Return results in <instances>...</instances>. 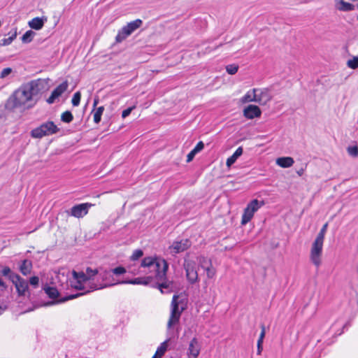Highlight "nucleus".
<instances>
[{
    "label": "nucleus",
    "mask_w": 358,
    "mask_h": 358,
    "mask_svg": "<svg viewBox=\"0 0 358 358\" xmlns=\"http://www.w3.org/2000/svg\"><path fill=\"white\" fill-rule=\"evenodd\" d=\"M48 80L38 79L22 85L15 91L8 100L7 106L15 108L24 105L31 101L34 96L48 90Z\"/></svg>",
    "instance_id": "obj_1"
},
{
    "label": "nucleus",
    "mask_w": 358,
    "mask_h": 358,
    "mask_svg": "<svg viewBox=\"0 0 358 358\" xmlns=\"http://www.w3.org/2000/svg\"><path fill=\"white\" fill-rule=\"evenodd\" d=\"M108 271L111 273L110 275L116 281L115 283L157 285L162 292V289L169 288L171 284V282L166 279L167 270H154L152 274L132 280H128L124 277L127 270H108Z\"/></svg>",
    "instance_id": "obj_2"
},
{
    "label": "nucleus",
    "mask_w": 358,
    "mask_h": 358,
    "mask_svg": "<svg viewBox=\"0 0 358 358\" xmlns=\"http://www.w3.org/2000/svg\"><path fill=\"white\" fill-rule=\"evenodd\" d=\"M351 325L350 322H347L345 324H339L336 322L331 326L323 325L321 327L317 328V335L320 337L317 339V350L320 351V355L316 357L315 354V358H319L323 354L324 347L331 345L336 341V338L338 336L341 335L345 329H348ZM325 354V352H324Z\"/></svg>",
    "instance_id": "obj_3"
},
{
    "label": "nucleus",
    "mask_w": 358,
    "mask_h": 358,
    "mask_svg": "<svg viewBox=\"0 0 358 358\" xmlns=\"http://www.w3.org/2000/svg\"><path fill=\"white\" fill-rule=\"evenodd\" d=\"M178 295H173L172 299L171 315L167 324L169 329L179 322L181 313L185 310L184 306H180L183 303L182 300L178 301Z\"/></svg>",
    "instance_id": "obj_4"
},
{
    "label": "nucleus",
    "mask_w": 358,
    "mask_h": 358,
    "mask_svg": "<svg viewBox=\"0 0 358 358\" xmlns=\"http://www.w3.org/2000/svg\"><path fill=\"white\" fill-rule=\"evenodd\" d=\"M3 276L7 277L15 285L19 296H24L28 290V282L20 275L15 274L12 270H2Z\"/></svg>",
    "instance_id": "obj_5"
},
{
    "label": "nucleus",
    "mask_w": 358,
    "mask_h": 358,
    "mask_svg": "<svg viewBox=\"0 0 358 358\" xmlns=\"http://www.w3.org/2000/svg\"><path fill=\"white\" fill-rule=\"evenodd\" d=\"M58 131L59 129L54 122L50 121L33 129L31 132V136L35 138H41L43 136L56 134Z\"/></svg>",
    "instance_id": "obj_6"
},
{
    "label": "nucleus",
    "mask_w": 358,
    "mask_h": 358,
    "mask_svg": "<svg viewBox=\"0 0 358 358\" xmlns=\"http://www.w3.org/2000/svg\"><path fill=\"white\" fill-rule=\"evenodd\" d=\"M143 24V21L140 19H137L128 23L126 26L123 27L121 30L119 31L117 35L115 37V41L117 43H121L127 37L130 36L134 31L141 27Z\"/></svg>",
    "instance_id": "obj_7"
},
{
    "label": "nucleus",
    "mask_w": 358,
    "mask_h": 358,
    "mask_svg": "<svg viewBox=\"0 0 358 358\" xmlns=\"http://www.w3.org/2000/svg\"><path fill=\"white\" fill-rule=\"evenodd\" d=\"M264 205V201H259L257 199H253L251 201L244 210L241 224L244 225L249 222L253 217L255 213Z\"/></svg>",
    "instance_id": "obj_8"
},
{
    "label": "nucleus",
    "mask_w": 358,
    "mask_h": 358,
    "mask_svg": "<svg viewBox=\"0 0 358 358\" xmlns=\"http://www.w3.org/2000/svg\"><path fill=\"white\" fill-rule=\"evenodd\" d=\"M87 273H85L83 271L77 272L76 270H73L72 273L74 279L76 280L74 285H71L77 289H82V283L90 280L92 277L96 275L98 273V270H86Z\"/></svg>",
    "instance_id": "obj_9"
},
{
    "label": "nucleus",
    "mask_w": 358,
    "mask_h": 358,
    "mask_svg": "<svg viewBox=\"0 0 358 358\" xmlns=\"http://www.w3.org/2000/svg\"><path fill=\"white\" fill-rule=\"evenodd\" d=\"M328 227V223H325L322 229H320V231L317 234L316 238L315 239V266H319L320 264L317 262V257L320 255L322 250V245H323V241L324 238V235L327 232Z\"/></svg>",
    "instance_id": "obj_10"
},
{
    "label": "nucleus",
    "mask_w": 358,
    "mask_h": 358,
    "mask_svg": "<svg viewBox=\"0 0 358 358\" xmlns=\"http://www.w3.org/2000/svg\"><path fill=\"white\" fill-rule=\"evenodd\" d=\"M141 266L151 267L155 266L156 268H168L169 264L166 261L162 258L154 256L145 257L141 262Z\"/></svg>",
    "instance_id": "obj_11"
},
{
    "label": "nucleus",
    "mask_w": 358,
    "mask_h": 358,
    "mask_svg": "<svg viewBox=\"0 0 358 358\" xmlns=\"http://www.w3.org/2000/svg\"><path fill=\"white\" fill-rule=\"evenodd\" d=\"M190 241L188 239H183L180 241H175L169 247V251L171 254L182 252L189 248Z\"/></svg>",
    "instance_id": "obj_12"
},
{
    "label": "nucleus",
    "mask_w": 358,
    "mask_h": 358,
    "mask_svg": "<svg viewBox=\"0 0 358 358\" xmlns=\"http://www.w3.org/2000/svg\"><path fill=\"white\" fill-rule=\"evenodd\" d=\"M93 206L92 203H85L73 206L71 209V215L80 218L88 213L89 208Z\"/></svg>",
    "instance_id": "obj_13"
},
{
    "label": "nucleus",
    "mask_w": 358,
    "mask_h": 358,
    "mask_svg": "<svg viewBox=\"0 0 358 358\" xmlns=\"http://www.w3.org/2000/svg\"><path fill=\"white\" fill-rule=\"evenodd\" d=\"M272 99V96L268 89H258V92H256V102L261 105H265L269 102Z\"/></svg>",
    "instance_id": "obj_14"
},
{
    "label": "nucleus",
    "mask_w": 358,
    "mask_h": 358,
    "mask_svg": "<svg viewBox=\"0 0 358 358\" xmlns=\"http://www.w3.org/2000/svg\"><path fill=\"white\" fill-rule=\"evenodd\" d=\"M68 82L66 80L57 87L52 92L50 96L47 99L50 104L53 103L56 99L59 97L68 88Z\"/></svg>",
    "instance_id": "obj_15"
},
{
    "label": "nucleus",
    "mask_w": 358,
    "mask_h": 358,
    "mask_svg": "<svg viewBox=\"0 0 358 358\" xmlns=\"http://www.w3.org/2000/svg\"><path fill=\"white\" fill-rule=\"evenodd\" d=\"M260 108L255 105H249L243 110V115L248 119H253L261 115Z\"/></svg>",
    "instance_id": "obj_16"
},
{
    "label": "nucleus",
    "mask_w": 358,
    "mask_h": 358,
    "mask_svg": "<svg viewBox=\"0 0 358 358\" xmlns=\"http://www.w3.org/2000/svg\"><path fill=\"white\" fill-rule=\"evenodd\" d=\"M189 355L190 356V358H197L199 354V348L197 339L196 338H194L189 345Z\"/></svg>",
    "instance_id": "obj_17"
},
{
    "label": "nucleus",
    "mask_w": 358,
    "mask_h": 358,
    "mask_svg": "<svg viewBox=\"0 0 358 358\" xmlns=\"http://www.w3.org/2000/svg\"><path fill=\"white\" fill-rule=\"evenodd\" d=\"M294 161L290 157H279L276 159V164L282 168H289L292 166Z\"/></svg>",
    "instance_id": "obj_18"
},
{
    "label": "nucleus",
    "mask_w": 358,
    "mask_h": 358,
    "mask_svg": "<svg viewBox=\"0 0 358 358\" xmlns=\"http://www.w3.org/2000/svg\"><path fill=\"white\" fill-rule=\"evenodd\" d=\"M336 8L341 11L346 12L354 10L355 6L343 0H340L336 3Z\"/></svg>",
    "instance_id": "obj_19"
},
{
    "label": "nucleus",
    "mask_w": 358,
    "mask_h": 358,
    "mask_svg": "<svg viewBox=\"0 0 358 358\" xmlns=\"http://www.w3.org/2000/svg\"><path fill=\"white\" fill-rule=\"evenodd\" d=\"M45 21H46V18L35 17L29 22V25L34 29L39 30L43 27Z\"/></svg>",
    "instance_id": "obj_20"
},
{
    "label": "nucleus",
    "mask_w": 358,
    "mask_h": 358,
    "mask_svg": "<svg viewBox=\"0 0 358 358\" xmlns=\"http://www.w3.org/2000/svg\"><path fill=\"white\" fill-rule=\"evenodd\" d=\"M256 92H258V89H253L251 91L248 92L242 98V103H248L254 101L256 102Z\"/></svg>",
    "instance_id": "obj_21"
},
{
    "label": "nucleus",
    "mask_w": 358,
    "mask_h": 358,
    "mask_svg": "<svg viewBox=\"0 0 358 358\" xmlns=\"http://www.w3.org/2000/svg\"><path fill=\"white\" fill-rule=\"evenodd\" d=\"M243 154V148L239 147L237 148V150L235 151V152L227 159L226 164L228 167H230L233 164L235 163L238 157L241 156Z\"/></svg>",
    "instance_id": "obj_22"
},
{
    "label": "nucleus",
    "mask_w": 358,
    "mask_h": 358,
    "mask_svg": "<svg viewBox=\"0 0 358 358\" xmlns=\"http://www.w3.org/2000/svg\"><path fill=\"white\" fill-rule=\"evenodd\" d=\"M45 293L52 299H57L59 293L56 287L46 286L43 288Z\"/></svg>",
    "instance_id": "obj_23"
},
{
    "label": "nucleus",
    "mask_w": 358,
    "mask_h": 358,
    "mask_svg": "<svg viewBox=\"0 0 358 358\" xmlns=\"http://www.w3.org/2000/svg\"><path fill=\"white\" fill-rule=\"evenodd\" d=\"M186 275L190 283L195 282L198 279L197 270H185Z\"/></svg>",
    "instance_id": "obj_24"
},
{
    "label": "nucleus",
    "mask_w": 358,
    "mask_h": 358,
    "mask_svg": "<svg viewBox=\"0 0 358 358\" xmlns=\"http://www.w3.org/2000/svg\"><path fill=\"white\" fill-rule=\"evenodd\" d=\"M166 342L167 341H164L161 344L152 358H161L164 355L167 348Z\"/></svg>",
    "instance_id": "obj_25"
},
{
    "label": "nucleus",
    "mask_w": 358,
    "mask_h": 358,
    "mask_svg": "<svg viewBox=\"0 0 358 358\" xmlns=\"http://www.w3.org/2000/svg\"><path fill=\"white\" fill-rule=\"evenodd\" d=\"M199 266L201 268H210L213 266L210 259L201 257L199 258Z\"/></svg>",
    "instance_id": "obj_26"
},
{
    "label": "nucleus",
    "mask_w": 358,
    "mask_h": 358,
    "mask_svg": "<svg viewBox=\"0 0 358 358\" xmlns=\"http://www.w3.org/2000/svg\"><path fill=\"white\" fill-rule=\"evenodd\" d=\"M34 35H35V32H34L31 30H29V31H26L24 34V35L22 36V41L24 43H30L32 41Z\"/></svg>",
    "instance_id": "obj_27"
},
{
    "label": "nucleus",
    "mask_w": 358,
    "mask_h": 358,
    "mask_svg": "<svg viewBox=\"0 0 358 358\" xmlns=\"http://www.w3.org/2000/svg\"><path fill=\"white\" fill-rule=\"evenodd\" d=\"M104 110L103 106L99 107L94 114V121L95 123H99L101 121V117Z\"/></svg>",
    "instance_id": "obj_28"
},
{
    "label": "nucleus",
    "mask_w": 358,
    "mask_h": 358,
    "mask_svg": "<svg viewBox=\"0 0 358 358\" xmlns=\"http://www.w3.org/2000/svg\"><path fill=\"white\" fill-rule=\"evenodd\" d=\"M84 293L83 292H79V293H77L76 294H70V295H68L65 297H63V298H60L57 300V303H62V302H65L68 300H71V299H76L77 297H79L82 295H83Z\"/></svg>",
    "instance_id": "obj_29"
},
{
    "label": "nucleus",
    "mask_w": 358,
    "mask_h": 358,
    "mask_svg": "<svg viewBox=\"0 0 358 358\" xmlns=\"http://www.w3.org/2000/svg\"><path fill=\"white\" fill-rule=\"evenodd\" d=\"M347 66L352 69H357L358 68V57H353L352 59L348 60Z\"/></svg>",
    "instance_id": "obj_30"
},
{
    "label": "nucleus",
    "mask_w": 358,
    "mask_h": 358,
    "mask_svg": "<svg viewBox=\"0 0 358 358\" xmlns=\"http://www.w3.org/2000/svg\"><path fill=\"white\" fill-rule=\"evenodd\" d=\"M17 36V32L15 31V33L13 34H12V36H10V37L7 38H3L1 40V42H0V45H8L9 44H10L16 38Z\"/></svg>",
    "instance_id": "obj_31"
},
{
    "label": "nucleus",
    "mask_w": 358,
    "mask_h": 358,
    "mask_svg": "<svg viewBox=\"0 0 358 358\" xmlns=\"http://www.w3.org/2000/svg\"><path fill=\"white\" fill-rule=\"evenodd\" d=\"M73 115L70 111H66L62 114L61 120L64 122L69 123L73 120Z\"/></svg>",
    "instance_id": "obj_32"
},
{
    "label": "nucleus",
    "mask_w": 358,
    "mask_h": 358,
    "mask_svg": "<svg viewBox=\"0 0 358 358\" xmlns=\"http://www.w3.org/2000/svg\"><path fill=\"white\" fill-rule=\"evenodd\" d=\"M348 153L353 157H358V147L357 145L355 146H349L347 148Z\"/></svg>",
    "instance_id": "obj_33"
},
{
    "label": "nucleus",
    "mask_w": 358,
    "mask_h": 358,
    "mask_svg": "<svg viewBox=\"0 0 358 358\" xmlns=\"http://www.w3.org/2000/svg\"><path fill=\"white\" fill-rule=\"evenodd\" d=\"M238 69V66L237 65L231 64L226 66L227 72L230 75H234Z\"/></svg>",
    "instance_id": "obj_34"
},
{
    "label": "nucleus",
    "mask_w": 358,
    "mask_h": 358,
    "mask_svg": "<svg viewBox=\"0 0 358 358\" xmlns=\"http://www.w3.org/2000/svg\"><path fill=\"white\" fill-rule=\"evenodd\" d=\"M80 97H81L80 92H76L72 99V104L75 106H78L80 103Z\"/></svg>",
    "instance_id": "obj_35"
},
{
    "label": "nucleus",
    "mask_w": 358,
    "mask_h": 358,
    "mask_svg": "<svg viewBox=\"0 0 358 358\" xmlns=\"http://www.w3.org/2000/svg\"><path fill=\"white\" fill-rule=\"evenodd\" d=\"M143 255V250H136L133 252L132 255L131 256V259L134 260V261L137 260L139 258H141Z\"/></svg>",
    "instance_id": "obj_36"
},
{
    "label": "nucleus",
    "mask_w": 358,
    "mask_h": 358,
    "mask_svg": "<svg viewBox=\"0 0 358 358\" xmlns=\"http://www.w3.org/2000/svg\"><path fill=\"white\" fill-rule=\"evenodd\" d=\"M12 71H13V70L11 68L8 67V68L3 69L0 74V78H5L8 75H10L12 73Z\"/></svg>",
    "instance_id": "obj_37"
},
{
    "label": "nucleus",
    "mask_w": 358,
    "mask_h": 358,
    "mask_svg": "<svg viewBox=\"0 0 358 358\" xmlns=\"http://www.w3.org/2000/svg\"><path fill=\"white\" fill-rule=\"evenodd\" d=\"M32 267L31 262L27 259H24L20 266V268H29Z\"/></svg>",
    "instance_id": "obj_38"
},
{
    "label": "nucleus",
    "mask_w": 358,
    "mask_h": 358,
    "mask_svg": "<svg viewBox=\"0 0 358 358\" xmlns=\"http://www.w3.org/2000/svg\"><path fill=\"white\" fill-rule=\"evenodd\" d=\"M135 108V106H132V107H129L127 109L124 110L122 111V118H125L127 117V116H129L130 115V113H131V111Z\"/></svg>",
    "instance_id": "obj_39"
},
{
    "label": "nucleus",
    "mask_w": 358,
    "mask_h": 358,
    "mask_svg": "<svg viewBox=\"0 0 358 358\" xmlns=\"http://www.w3.org/2000/svg\"><path fill=\"white\" fill-rule=\"evenodd\" d=\"M38 282H39V278L37 276H33L29 280L30 285L34 287L38 286Z\"/></svg>",
    "instance_id": "obj_40"
},
{
    "label": "nucleus",
    "mask_w": 358,
    "mask_h": 358,
    "mask_svg": "<svg viewBox=\"0 0 358 358\" xmlns=\"http://www.w3.org/2000/svg\"><path fill=\"white\" fill-rule=\"evenodd\" d=\"M262 331L259 335V338L258 339L257 342L263 343L264 338L265 336L266 331H265V327L264 324L261 325Z\"/></svg>",
    "instance_id": "obj_41"
},
{
    "label": "nucleus",
    "mask_w": 358,
    "mask_h": 358,
    "mask_svg": "<svg viewBox=\"0 0 358 358\" xmlns=\"http://www.w3.org/2000/svg\"><path fill=\"white\" fill-rule=\"evenodd\" d=\"M204 148V144L202 141H199L195 148L193 149L196 153L202 150Z\"/></svg>",
    "instance_id": "obj_42"
},
{
    "label": "nucleus",
    "mask_w": 358,
    "mask_h": 358,
    "mask_svg": "<svg viewBox=\"0 0 358 358\" xmlns=\"http://www.w3.org/2000/svg\"><path fill=\"white\" fill-rule=\"evenodd\" d=\"M196 154V152H194V150H192L188 155H187V162H191L193 158L194 157L195 155Z\"/></svg>",
    "instance_id": "obj_43"
},
{
    "label": "nucleus",
    "mask_w": 358,
    "mask_h": 358,
    "mask_svg": "<svg viewBox=\"0 0 358 358\" xmlns=\"http://www.w3.org/2000/svg\"><path fill=\"white\" fill-rule=\"evenodd\" d=\"M262 350V343L257 342V353L260 355Z\"/></svg>",
    "instance_id": "obj_44"
},
{
    "label": "nucleus",
    "mask_w": 358,
    "mask_h": 358,
    "mask_svg": "<svg viewBox=\"0 0 358 358\" xmlns=\"http://www.w3.org/2000/svg\"><path fill=\"white\" fill-rule=\"evenodd\" d=\"M208 277H213L215 274V270H206Z\"/></svg>",
    "instance_id": "obj_45"
},
{
    "label": "nucleus",
    "mask_w": 358,
    "mask_h": 358,
    "mask_svg": "<svg viewBox=\"0 0 358 358\" xmlns=\"http://www.w3.org/2000/svg\"><path fill=\"white\" fill-rule=\"evenodd\" d=\"M0 287H2L3 289L6 288V285H5V283L3 282V280L1 278H0Z\"/></svg>",
    "instance_id": "obj_46"
},
{
    "label": "nucleus",
    "mask_w": 358,
    "mask_h": 358,
    "mask_svg": "<svg viewBox=\"0 0 358 358\" xmlns=\"http://www.w3.org/2000/svg\"><path fill=\"white\" fill-rule=\"evenodd\" d=\"M22 271V273L24 274V275H27L29 272L27 271H29L30 270H24V269H22L20 270Z\"/></svg>",
    "instance_id": "obj_47"
},
{
    "label": "nucleus",
    "mask_w": 358,
    "mask_h": 358,
    "mask_svg": "<svg viewBox=\"0 0 358 358\" xmlns=\"http://www.w3.org/2000/svg\"><path fill=\"white\" fill-rule=\"evenodd\" d=\"M6 309V307L5 308H3L2 306H0V315L2 314L3 311Z\"/></svg>",
    "instance_id": "obj_48"
},
{
    "label": "nucleus",
    "mask_w": 358,
    "mask_h": 358,
    "mask_svg": "<svg viewBox=\"0 0 358 358\" xmlns=\"http://www.w3.org/2000/svg\"><path fill=\"white\" fill-rule=\"evenodd\" d=\"M310 257H313V246L312 247L311 250H310Z\"/></svg>",
    "instance_id": "obj_49"
},
{
    "label": "nucleus",
    "mask_w": 358,
    "mask_h": 358,
    "mask_svg": "<svg viewBox=\"0 0 358 358\" xmlns=\"http://www.w3.org/2000/svg\"><path fill=\"white\" fill-rule=\"evenodd\" d=\"M97 103H98V99H96L94 101V106H96Z\"/></svg>",
    "instance_id": "obj_50"
},
{
    "label": "nucleus",
    "mask_w": 358,
    "mask_h": 358,
    "mask_svg": "<svg viewBox=\"0 0 358 358\" xmlns=\"http://www.w3.org/2000/svg\"><path fill=\"white\" fill-rule=\"evenodd\" d=\"M115 268L120 269V268H124V267H122V266H117V267H116Z\"/></svg>",
    "instance_id": "obj_51"
},
{
    "label": "nucleus",
    "mask_w": 358,
    "mask_h": 358,
    "mask_svg": "<svg viewBox=\"0 0 358 358\" xmlns=\"http://www.w3.org/2000/svg\"><path fill=\"white\" fill-rule=\"evenodd\" d=\"M314 336H316V333H314ZM317 337H318L317 338H319L320 337L318 336L317 335Z\"/></svg>",
    "instance_id": "obj_52"
},
{
    "label": "nucleus",
    "mask_w": 358,
    "mask_h": 358,
    "mask_svg": "<svg viewBox=\"0 0 358 358\" xmlns=\"http://www.w3.org/2000/svg\"><path fill=\"white\" fill-rule=\"evenodd\" d=\"M314 336H316V333H314ZM317 337H318L317 338H319L320 337L318 336L317 335Z\"/></svg>",
    "instance_id": "obj_53"
},
{
    "label": "nucleus",
    "mask_w": 358,
    "mask_h": 358,
    "mask_svg": "<svg viewBox=\"0 0 358 358\" xmlns=\"http://www.w3.org/2000/svg\"><path fill=\"white\" fill-rule=\"evenodd\" d=\"M352 1H357L358 0H351Z\"/></svg>",
    "instance_id": "obj_54"
},
{
    "label": "nucleus",
    "mask_w": 358,
    "mask_h": 358,
    "mask_svg": "<svg viewBox=\"0 0 358 358\" xmlns=\"http://www.w3.org/2000/svg\"><path fill=\"white\" fill-rule=\"evenodd\" d=\"M357 20H358V15H357Z\"/></svg>",
    "instance_id": "obj_55"
}]
</instances>
